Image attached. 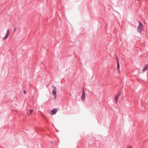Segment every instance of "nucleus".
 Masks as SVG:
<instances>
[{
  "instance_id": "dca6fc26",
  "label": "nucleus",
  "mask_w": 148,
  "mask_h": 148,
  "mask_svg": "<svg viewBox=\"0 0 148 148\" xmlns=\"http://www.w3.org/2000/svg\"><path fill=\"white\" fill-rule=\"evenodd\" d=\"M138 1L139 0H137Z\"/></svg>"
},
{
  "instance_id": "423d86ee",
  "label": "nucleus",
  "mask_w": 148,
  "mask_h": 148,
  "mask_svg": "<svg viewBox=\"0 0 148 148\" xmlns=\"http://www.w3.org/2000/svg\"><path fill=\"white\" fill-rule=\"evenodd\" d=\"M148 65L146 64L142 69L143 72H145L148 69Z\"/></svg>"
},
{
  "instance_id": "39448f33",
  "label": "nucleus",
  "mask_w": 148,
  "mask_h": 148,
  "mask_svg": "<svg viewBox=\"0 0 148 148\" xmlns=\"http://www.w3.org/2000/svg\"><path fill=\"white\" fill-rule=\"evenodd\" d=\"M57 111L58 110L57 109L55 108L51 110V112L54 115L56 113Z\"/></svg>"
},
{
  "instance_id": "ddd939ff",
  "label": "nucleus",
  "mask_w": 148,
  "mask_h": 148,
  "mask_svg": "<svg viewBox=\"0 0 148 148\" xmlns=\"http://www.w3.org/2000/svg\"><path fill=\"white\" fill-rule=\"evenodd\" d=\"M9 32V29H8L7 30V33L6 34H8V32Z\"/></svg>"
},
{
  "instance_id": "f8f14e48",
  "label": "nucleus",
  "mask_w": 148,
  "mask_h": 148,
  "mask_svg": "<svg viewBox=\"0 0 148 148\" xmlns=\"http://www.w3.org/2000/svg\"><path fill=\"white\" fill-rule=\"evenodd\" d=\"M16 30V28L15 27L14 30V32H15Z\"/></svg>"
},
{
  "instance_id": "f03ea898",
  "label": "nucleus",
  "mask_w": 148,
  "mask_h": 148,
  "mask_svg": "<svg viewBox=\"0 0 148 148\" xmlns=\"http://www.w3.org/2000/svg\"><path fill=\"white\" fill-rule=\"evenodd\" d=\"M85 93L84 89L83 88L82 89V95L81 99L84 101H85Z\"/></svg>"
},
{
  "instance_id": "0eeeda50",
  "label": "nucleus",
  "mask_w": 148,
  "mask_h": 148,
  "mask_svg": "<svg viewBox=\"0 0 148 148\" xmlns=\"http://www.w3.org/2000/svg\"><path fill=\"white\" fill-rule=\"evenodd\" d=\"M118 97L117 96H116L115 97L114 101L116 104H117V103Z\"/></svg>"
},
{
  "instance_id": "9d476101",
  "label": "nucleus",
  "mask_w": 148,
  "mask_h": 148,
  "mask_svg": "<svg viewBox=\"0 0 148 148\" xmlns=\"http://www.w3.org/2000/svg\"><path fill=\"white\" fill-rule=\"evenodd\" d=\"M29 115L32 112H33L34 110L32 109H31L29 110Z\"/></svg>"
},
{
  "instance_id": "20e7f679",
  "label": "nucleus",
  "mask_w": 148,
  "mask_h": 148,
  "mask_svg": "<svg viewBox=\"0 0 148 148\" xmlns=\"http://www.w3.org/2000/svg\"><path fill=\"white\" fill-rule=\"evenodd\" d=\"M116 59H117V70L118 71V73H120V65L119 62L118 60V58L116 57Z\"/></svg>"
},
{
  "instance_id": "1a4fd4ad",
  "label": "nucleus",
  "mask_w": 148,
  "mask_h": 148,
  "mask_svg": "<svg viewBox=\"0 0 148 148\" xmlns=\"http://www.w3.org/2000/svg\"><path fill=\"white\" fill-rule=\"evenodd\" d=\"M138 22L139 24V25L138 26H140V27H143V26L142 24L139 21H138Z\"/></svg>"
},
{
  "instance_id": "7ed1b4c3",
  "label": "nucleus",
  "mask_w": 148,
  "mask_h": 148,
  "mask_svg": "<svg viewBox=\"0 0 148 148\" xmlns=\"http://www.w3.org/2000/svg\"><path fill=\"white\" fill-rule=\"evenodd\" d=\"M143 30V27L140 26H138L137 28V31L140 34L142 33V32Z\"/></svg>"
},
{
  "instance_id": "2eb2a0df",
  "label": "nucleus",
  "mask_w": 148,
  "mask_h": 148,
  "mask_svg": "<svg viewBox=\"0 0 148 148\" xmlns=\"http://www.w3.org/2000/svg\"><path fill=\"white\" fill-rule=\"evenodd\" d=\"M128 148H132V147L130 146V147H129V146L128 147Z\"/></svg>"
},
{
  "instance_id": "4468645a",
  "label": "nucleus",
  "mask_w": 148,
  "mask_h": 148,
  "mask_svg": "<svg viewBox=\"0 0 148 148\" xmlns=\"http://www.w3.org/2000/svg\"><path fill=\"white\" fill-rule=\"evenodd\" d=\"M23 92H24V93L25 94H26V91H25V90H23Z\"/></svg>"
},
{
  "instance_id": "6e6552de",
  "label": "nucleus",
  "mask_w": 148,
  "mask_h": 148,
  "mask_svg": "<svg viewBox=\"0 0 148 148\" xmlns=\"http://www.w3.org/2000/svg\"><path fill=\"white\" fill-rule=\"evenodd\" d=\"M8 34H6L5 36L4 37H3V39L5 40V39H6L7 38V37L8 36Z\"/></svg>"
},
{
  "instance_id": "9b49d317",
  "label": "nucleus",
  "mask_w": 148,
  "mask_h": 148,
  "mask_svg": "<svg viewBox=\"0 0 148 148\" xmlns=\"http://www.w3.org/2000/svg\"><path fill=\"white\" fill-rule=\"evenodd\" d=\"M121 93V92H119L118 94L116 96H117V97H119Z\"/></svg>"
},
{
  "instance_id": "f257e3e1",
  "label": "nucleus",
  "mask_w": 148,
  "mask_h": 148,
  "mask_svg": "<svg viewBox=\"0 0 148 148\" xmlns=\"http://www.w3.org/2000/svg\"><path fill=\"white\" fill-rule=\"evenodd\" d=\"M52 87L53 88L52 90V94L54 96V97L53 98V99H55L57 97V89L56 87L53 85L52 86Z\"/></svg>"
}]
</instances>
